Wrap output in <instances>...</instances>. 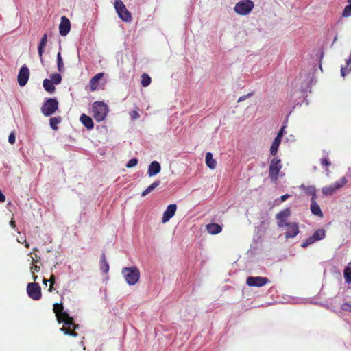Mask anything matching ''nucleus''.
Segmentation results:
<instances>
[{
	"instance_id": "nucleus-1",
	"label": "nucleus",
	"mask_w": 351,
	"mask_h": 351,
	"mask_svg": "<svg viewBox=\"0 0 351 351\" xmlns=\"http://www.w3.org/2000/svg\"><path fill=\"white\" fill-rule=\"evenodd\" d=\"M56 317L59 323L64 324L63 326L60 328L61 331L73 337L77 336L75 330L78 328V325L74 323L73 318L70 317L67 312L63 311L57 315Z\"/></svg>"
},
{
	"instance_id": "nucleus-2",
	"label": "nucleus",
	"mask_w": 351,
	"mask_h": 351,
	"mask_svg": "<svg viewBox=\"0 0 351 351\" xmlns=\"http://www.w3.org/2000/svg\"><path fill=\"white\" fill-rule=\"evenodd\" d=\"M108 112V107L103 101H95L93 104V116L94 119L100 122L105 119Z\"/></svg>"
},
{
	"instance_id": "nucleus-3",
	"label": "nucleus",
	"mask_w": 351,
	"mask_h": 351,
	"mask_svg": "<svg viewBox=\"0 0 351 351\" xmlns=\"http://www.w3.org/2000/svg\"><path fill=\"white\" fill-rule=\"evenodd\" d=\"M125 281L130 285H134L139 280L140 271L136 267H125L122 269Z\"/></svg>"
},
{
	"instance_id": "nucleus-4",
	"label": "nucleus",
	"mask_w": 351,
	"mask_h": 351,
	"mask_svg": "<svg viewBox=\"0 0 351 351\" xmlns=\"http://www.w3.org/2000/svg\"><path fill=\"white\" fill-rule=\"evenodd\" d=\"M58 101L56 98L47 99L41 107V112L45 117L53 114L58 108Z\"/></svg>"
},
{
	"instance_id": "nucleus-5",
	"label": "nucleus",
	"mask_w": 351,
	"mask_h": 351,
	"mask_svg": "<svg viewBox=\"0 0 351 351\" xmlns=\"http://www.w3.org/2000/svg\"><path fill=\"white\" fill-rule=\"evenodd\" d=\"M254 6L252 1L241 0L235 5L234 10L239 15H247L252 10Z\"/></svg>"
},
{
	"instance_id": "nucleus-6",
	"label": "nucleus",
	"mask_w": 351,
	"mask_h": 351,
	"mask_svg": "<svg viewBox=\"0 0 351 351\" xmlns=\"http://www.w3.org/2000/svg\"><path fill=\"white\" fill-rule=\"evenodd\" d=\"M282 167L280 159L278 158H273L269 167V177L271 181L276 182L279 176V172Z\"/></svg>"
},
{
	"instance_id": "nucleus-7",
	"label": "nucleus",
	"mask_w": 351,
	"mask_h": 351,
	"mask_svg": "<svg viewBox=\"0 0 351 351\" xmlns=\"http://www.w3.org/2000/svg\"><path fill=\"white\" fill-rule=\"evenodd\" d=\"M114 5L119 16L123 21L130 22L132 21V15L121 0H116Z\"/></svg>"
},
{
	"instance_id": "nucleus-8",
	"label": "nucleus",
	"mask_w": 351,
	"mask_h": 351,
	"mask_svg": "<svg viewBox=\"0 0 351 351\" xmlns=\"http://www.w3.org/2000/svg\"><path fill=\"white\" fill-rule=\"evenodd\" d=\"M308 195H312L310 206L311 213L313 215L322 218L324 217V214L320 208V206L316 202L315 189L314 186H308Z\"/></svg>"
},
{
	"instance_id": "nucleus-9",
	"label": "nucleus",
	"mask_w": 351,
	"mask_h": 351,
	"mask_svg": "<svg viewBox=\"0 0 351 351\" xmlns=\"http://www.w3.org/2000/svg\"><path fill=\"white\" fill-rule=\"evenodd\" d=\"M28 296L34 300H38L41 298V288L36 282L29 283L27 286Z\"/></svg>"
},
{
	"instance_id": "nucleus-10",
	"label": "nucleus",
	"mask_w": 351,
	"mask_h": 351,
	"mask_svg": "<svg viewBox=\"0 0 351 351\" xmlns=\"http://www.w3.org/2000/svg\"><path fill=\"white\" fill-rule=\"evenodd\" d=\"M347 179L346 177H343L339 181H337L328 186L324 187L322 189V193L324 195H331L345 185Z\"/></svg>"
},
{
	"instance_id": "nucleus-11",
	"label": "nucleus",
	"mask_w": 351,
	"mask_h": 351,
	"mask_svg": "<svg viewBox=\"0 0 351 351\" xmlns=\"http://www.w3.org/2000/svg\"><path fill=\"white\" fill-rule=\"evenodd\" d=\"M269 282L267 277L249 276L246 280V284L250 287H261Z\"/></svg>"
},
{
	"instance_id": "nucleus-12",
	"label": "nucleus",
	"mask_w": 351,
	"mask_h": 351,
	"mask_svg": "<svg viewBox=\"0 0 351 351\" xmlns=\"http://www.w3.org/2000/svg\"><path fill=\"white\" fill-rule=\"evenodd\" d=\"M29 77V69L25 66L23 65L21 69L18 74V83L20 86H24Z\"/></svg>"
},
{
	"instance_id": "nucleus-13",
	"label": "nucleus",
	"mask_w": 351,
	"mask_h": 351,
	"mask_svg": "<svg viewBox=\"0 0 351 351\" xmlns=\"http://www.w3.org/2000/svg\"><path fill=\"white\" fill-rule=\"evenodd\" d=\"M285 126H282L279 131V132L277 134V136L274 138L271 148H270V153L272 156H276L278 149V147L280 146V144L281 143L282 137L285 132Z\"/></svg>"
},
{
	"instance_id": "nucleus-14",
	"label": "nucleus",
	"mask_w": 351,
	"mask_h": 351,
	"mask_svg": "<svg viewBox=\"0 0 351 351\" xmlns=\"http://www.w3.org/2000/svg\"><path fill=\"white\" fill-rule=\"evenodd\" d=\"M291 215V210L287 208L276 214L277 223L280 228H282L287 223L288 217Z\"/></svg>"
},
{
	"instance_id": "nucleus-15",
	"label": "nucleus",
	"mask_w": 351,
	"mask_h": 351,
	"mask_svg": "<svg viewBox=\"0 0 351 351\" xmlns=\"http://www.w3.org/2000/svg\"><path fill=\"white\" fill-rule=\"evenodd\" d=\"M71 29V23L69 19L63 16L61 17L60 23L59 25L60 34L62 36H66Z\"/></svg>"
},
{
	"instance_id": "nucleus-16",
	"label": "nucleus",
	"mask_w": 351,
	"mask_h": 351,
	"mask_svg": "<svg viewBox=\"0 0 351 351\" xmlns=\"http://www.w3.org/2000/svg\"><path fill=\"white\" fill-rule=\"evenodd\" d=\"M326 237V230L320 228L315 230V232L308 237V245L317 241L324 239Z\"/></svg>"
},
{
	"instance_id": "nucleus-17",
	"label": "nucleus",
	"mask_w": 351,
	"mask_h": 351,
	"mask_svg": "<svg viewBox=\"0 0 351 351\" xmlns=\"http://www.w3.org/2000/svg\"><path fill=\"white\" fill-rule=\"evenodd\" d=\"M177 210L176 204H170L167 206V210L164 212L162 218V223L167 222L171 218H172Z\"/></svg>"
},
{
	"instance_id": "nucleus-18",
	"label": "nucleus",
	"mask_w": 351,
	"mask_h": 351,
	"mask_svg": "<svg viewBox=\"0 0 351 351\" xmlns=\"http://www.w3.org/2000/svg\"><path fill=\"white\" fill-rule=\"evenodd\" d=\"M285 226L287 228L286 237L293 238L298 234L299 229L296 223H288Z\"/></svg>"
},
{
	"instance_id": "nucleus-19",
	"label": "nucleus",
	"mask_w": 351,
	"mask_h": 351,
	"mask_svg": "<svg viewBox=\"0 0 351 351\" xmlns=\"http://www.w3.org/2000/svg\"><path fill=\"white\" fill-rule=\"evenodd\" d=\"M324 56V51L322 49H319L318 51H317L315 53L314 52L311 54V58L315 59V62L312 63L313 66L315 67V66H319V69L322 71V59Z\"/></svg>"
},
{
	"instance_id": "nucleus-20",
	"label": "nucleus",
	"mask_w": 351,
	"mask_h": 351,
	"mask_svg": "<svg viewBox=\"0 0 351 351\" xmlns=\"http://www.w3.org/2000/svg\"><path fill=\"white\" fill-rule=\"evenodd\" d=\"M160 170L161 167L160 163L157 161H153L148 167L147 174L149 177H153L158 174Z\"/></svg>"
},
{
	"instance_id": "nucleus-21",
	"label": "nucleus",
	"mask_w": 351,
	"mask_h": 351,
	"mask_svg": "<svg viewBox=\"0 0 351 351\" xmlns=\"http://www.w3.org/2000/svg\"><path fill=\"white\" fill-rule=\"evenodd\" d=\"M80 120L88 130H92L93 128L94 123L90 117L82 114L80 117Z\"/></svg>"
},
{
	"instance_id": "nucleus-22",
	"label": "nucleus",
	"mask_w": 351,
	"mask_h": 351,
	"mask_svg": "<svg viewBox=\"0 0 351 351\" xmlns=\"http://www.w3.org/2000/svg\"><path fill=\"white\" fill-rule=\"evenodd\" d=\"M47 34H45L43 35L41 40L40 41V43L38 45V52L39 55V58L40 59V61L43 62V56L44 53V49L47 45Z\"/></svg>"
},
{
	"instance_id": "nucleus-23",
	"label": "nucleus",
	"mask_w": 351,
	"mask_h": 351,
	"mask_svg": "<svg viewBox=\"0 0 351 351\" xmlns=\"http://www.w3.org/2000/svg\"><path fill=\"white\" fill-rule=\"evenodd\" d=\"M104 77L103 73L96 74L90 81V88L92 91L95 90L98 87L99 81Z\"/></svg>"
},
{
	"instance_id": "nucleus-24",
	"label": "nucleus",
	"mask_w": 351,
	"mask_h": 351,
	"mask_svg": "<svg viewBox=\"0 0 351 351\" xmlns=\"http://www.w3.org/2000/svg\"><path fill=\"white\" fill-rule=\"evenodd\" d=\"M206 230L211 234H217L222 231V228L218 223H212L206 225Z\"/></svg>"
},
{
	"instance_id": "nucleus-25",
	"label": "nucleus",
	"mask_w": 351,
	"mask_h": 351,
	"mask_svg": "<svg viewBox=\"0 0 351 351\" xmlns=\"http://www.w3.org/2000/svg\"><path fill=\"white\" fill-rule=\"evenodd\" d=\"M206 164L210 169H214L216 167V160L213 158V154L210 152H207L206 154Z\"/></svg>"
},
{
	"instance_id": "nucleus-26",
	"label": "nucleus",
	"mask_w": 351,
	"mask_h": 351,
	"mask_svg": "<svg viewBox=\"0 0 351 351\" xmlns=\"http://www.w3.org/2000/svg\"><path fill=\"white\" fill-rule=\"evenodd\" d=\"M43 84L45 90L48 93H52L56 90L53 83L49 79H45Z\"/></svg>"
},
{
	"instance_id": "nucleus-27",
	"label": "nucleus",
	"mask_w": 351,
	"mask_h": 351,
	"mask_svg": "<svg viewBox=\"0 0 351 351\" xmlns=\"http://www.w3.org/2000/svg\"><path fill=\"white\" fill-rule=\"evenodd\" d=\"M100 269L104 273H108L109 271V264L106 260L105 254L102 253L101 255V261H100Z\"/></svg>"
},
{
	"instance_id": "nucleus-28",
	"label": "nucleus",
	"mask_w": 351,
	"mask_h": 351,
	"mask_svg": "<svg viewBox=\"0 0 351 351\" xmlns=\"http://www.w3.org/2000/svg\"><path fill=\"white\" fill-rule=\"evenodd\" d=\"M343 276L346 282L351 284V262L345 267L343 270Z\"/></svg>"
},
{
	"instance_id": "nucleus-29",
	"label": "nucleus",
	"mask_w": 351,
	"mask_h": 351,
	"mask_svg": "<svg viewBox=\"0 0 351 351\" xmlns=\"http://www.w3.org/2000/svg\"><path fill=\"white\" fill-rule=\"evenodd\" d=\"M62 121V118L61 117H51L49 119V125H50V127L53 130H58V124L60 123V122Z\"/></svg>"
},
{
	"instance_id": "nucleus-30",
	"label": "nucleus",
	"mask_w": 351,
	"mask_h": 351,
	"mask_svg": "<svg viewBox=\"0 0 351 351\" xmlns=\"http://www.w3.org/2000/svg\"><path fill=\"white\" fill-rule=\"evenodd\" d=\"M160 182L159 180L154 182L151 185H149L146 189H145L141 195L145 196L149 193H151L154 189H155L157 186H159Z\"/></svg>"
},
{
	"instance_id": "nucleus-31",
	"label": "nucleus",
	"mask_w": 351,
	"mask_h": 351,
	"mask_svg": "<svg viewBox=\"0 0 351 351\" xmlns=\"http://www.w3.org/2000/svg\"><path fill=\"white\" fill-rule=\"evenodd\" d=\"M151 77L147 73H143L141 75V86L143 87L148 86L151 83Z\"/></svg>"
},
{
	"instance_id": "nucleus-32",
	"label": "nucleus",
	"mask_w": 351,
	"mask_h": 351,
	"mask_svg": "<svg viewBox=\"0 0 351 351\" xmlns=\"http://www.w3.org/2000/svg\"><path fill=\"white\" fill-rule=\"evenodd\" d=\"M351 64V54L350 58L346 60V66L341 67V75L342 77H345L347 73H349L351 71V68L348 69V67Z\"/></svg>"
},
{
	"instance_id": "nucleus-33",
	"label": "nucleus",
	"mask_w": 351,
	"mask_h": 351,
	"mask_svg": "<svg viewBox=\"0 0 351 351\" xmlns=\"http://www.w3.org/2000/svg\"><path fill=\"white\" fill-rule=\"evenodd\" d=\"M57 66L59 72L64 71V63L60 52H58L57 54Z\"/></svg>"
},
{
	"instance_id": "nucleus-34",
	"label": "nucleus",
	"mask_w": 351,
	"mask_h": 351,
	"mask_svg": "<svg viewBox=\"0 0 351 351\" xmlns=\"http://www.w3.org/2000/svg\"><path fill=\"white\" fill-rule=\"evenodd\" d=\"M349 4L346 5L342 12V16L343 17H348L351 16V0L348 1Z\"/></svg>"
},
{
	"instance_id": "nucleus-35",
	"label": "nucleus",
	"mask_w": 351,
	"mask_h": 351,
	"mask_svg": "<svg viewBox=\"0 0 351 351\" xmlns=\"http://www.w3.org/2000/svg\"><path fill=\"white\" fill-rule=\"evenodd\" d=\"M53 312L56 314V316L58 315L60 313L64 311V306L62 303H56L53 304Z\"/></svg>"
},
{
	"instance_id": "nucleus-36",
	"label": "nucleus",
	"mask_w": 351,
	"mask_h": 351,
	"mask_svg": "<svg viewBox=\"0 0 351 351\" xmlns=\"http://www.w3.org/2000/svg\"><path fill=\"white\" fill-rule=\"evenodd\" d=\"M53 84H58L61 82L62 77L59 73H53L50 80Z\"/></svg>"
},
{
	"instance_id": "nucleus-37",
	"label": "nucleus",
	"mask_w": 351,
	"mask_h": 351,
	"mask_svg": "<svg viewBox=\"0 0 351 351\" xmlns=\"http://www.w3.org/2000/svg\"><path fill=\"white\" fill-rule=\"evenodd\" d=\"M55 280H56V278H55V276H54L53 274H51V275L50 278H49V280H46L45 278H44V279H43V283H44V284L47 285V282L48 281L50 282V287H49V291L50 292H51V291H52V290H53V285H54V283H55Z\"/></svg>"
},
{
	"instance_id": "nucleus-38",
	"label": "nucleus",
	"mask_w": 351,
	"mask_h": 351,
	"mask_svg": "<svg viewBox=\"0 0 351 351\" xmlns=\"http://www.w3.org/2000/svg\"><path fill=\"white\" fill-rule=\"evenodd\" d=\"M138 160L136 158L130 159L126 164L127 168H132L138 164Z\"/></svg>"
},
{
	"instance_id": "nucleus-39",
	"label": "nucleus",
	"mask_w": 351,
	"mask_h": 351,
	"mask_svg": "<svg viewBox=\"0 0 351 351\" xmlns=\"http://www.w3.org/2000/svg\"><path fill=\"white\" fill-rule=\"evenodd\" d=\"M130 117L132 120L137 119L140 117V115L138 112V108L136 110H134L130 112Z\"/></svg>"
},
{
	"instance_id": "nucleus-40",
	"label": "nucleus",
	"mask_w": 351,
	"mask_h": 351,
	"mask_svg": "<svg viewBox=\"0 0 351 351\" xmlns=\"http://www.w3.org/2000/svg\"><path fill=\"white\" fill-rule=\"evenodd\" d=\"M40 269V265H38L37 264H33V265L30 268V270H31L32 274L39 272Z\"/></svg>"
},
{
	"instance_id": "nucleus-41",
	"label": "nucleus",
	"mask_w": 351,
	"mask_h": 351,
	"mask_svg": "<svg viewBox=\"0 0 351 351\" xmlns=\"http://www.w3.org/2000/svg\"><path fill=\"white\" fill-rule=\"evenodd\" d=\"M341 308L344 311L351 312V305L348 303H343Z\"/></svg>"
},
{
	"instance_id": "nucleus-42",
	"label": "nucleus",
	"mask_w": 351,
	"mask_h": 351,
	"mask_svg": "<svg viewBox=\"0 0 351 351\" xmlns=\"http://www.w3.org/2000/svg\"><path fill=\"white\" fill-rule=\"evenodd\" d=\"M320 162H321V165L322 166L328 167V166H330L331 165L330 161L328 159L326 158H322L320 160Z\"/></svg>"
},
{
	"instance_id": "nucleus-43",
	"label": "nucleus",
	"mask_w": 351,
	"mask_h": 351,
	"mask_svg": "<svg viewBox=\"0 0 351 351\" xmlns=\"http://www.w3.org/2000/svg\"><path fill=\"white\" fill-rule=\"evenodd\" d=\"M31 258H32V264H36L40 260V256H38V254H34V256H31Z\"/></svg>"
},
{
	"instance_id": "nucleus-44",
	"label": "nucleus",
	"mask_w": 351,
	"mask_h": 351,
	"mask_svg": "<svg viewBox=\"0 0 351 351\" xmlns=\"http://www.w3.org/2000/svg\"><path fill=\"white\" fill-rule=\"evenodd\" d=\"M8 141L10 144H14L15 143V135L14 133H11L8 137Z\"/></svg>"
},
{
	"instance_id": "nucleus-45",
	"label": "nucleus",
	"mask_w": 351,
	"mask_h": 351,
	"mask_svg": "<svg viewBox=\"0 0 351 351\" xmlns=\"http://www.w3.org/2000/svg\"><path fill=\"white\" fill-rule=\"evenodd\" d=\"M252 95V93H251L247 94L246 95L240 97L238 99V102H241V101H244L247 98L250 97Z\"/></svg>"
},
{
	"instance_id": "nucleus-46",
	"label": "nucleus",
	"mask_w": 351,
	"mask_h": 351,
	"mask_svg": "<svg viewBox=\"0 0 351 351\" xmlns=\"http://www.w3.org/2000/svg\"><path fill=\"white\" fill-rule=\"evenodd\" d=\"M5 201V196L2 193L0 190V202H4Z\"/></svg>"
},
{
	"instance_id": "nucleus-47",
	"label": "nucleus",
	"mask_w": 351,
	"mask_h": 351,
	"mask_svg": "<svg viewBox=\"0 0 351 351\" xmlns=\"http://www.w3.org/2000/svg\"><path fill=\"white\" fill-rule=\"evenodd\" d=\"M289 197V195L288 194H285V195H283L280 197V200L282 202H285V200H287Z\"/></svg>"
},
{
	"instance_id": "nucleus-48",
	"label": "nucleus",
	"mask_w": 351,
	"mask_h": 351,
	"mask_svg": "<svg viewBox=\"0 0 351 351\" xmlns=\"http://www.w3.org/2000/svg\"><path fill=\"white\" fill-rule=\"evenodd\" d=\"M10 226H11L13 228H14L16 227V223H15V221L13 220V219H12V220L10 221Z\"/></svg>"
},
{
	"instance_id": "nucleus-49",
	"label": "nucleus",
	"mask_w": 351,
	"mask_h": 351,
	"mask_svg": "<svg viewBox=\"0 0 351 351\" xmlns=\"http://www.w3.org/2000/svg\"><path fill=\"white\" fill-rule=\"evenodd\" d=\"M302 247H307V240L304 241L302 244Z\"/></svg>"
},
{
	"instance_id": "nucleus-50",
	"label": "nucleus",
	"mask_w": 351,
	"mask_h": 351,
	"mask_svg": "<svg viewBox=\"0 0 351 351\" xmlns=\"http://www.w3.org/2000/svg\"><path fill=\"white\" fill-rule=\"evenodd\" d=\"M24 243H24L25 247L27 248H29V243L26 240H25Z\"/></svg>"
},
{
	"instance_id": "nucleus-51",
	"label": "nucleus",
	"mask_w": 351,
	"mask_h": 351,
	"mask_svg": "<svg viewBox=\"0 0 351 351\" xmlns=\"http://www.w3.org/2000/svg\"><path fill=\"white\" fill-rule=\"evenodd\" d=\"M32 278H33V280L35 282L38 279V276L35 274H32Z\"/></svg>"
},
{
	"instance_id": "nucleus-52",
	"label": "nucleus",
	"mask_w": 351,
	"mask_h": 351,
	"mask_svg": "<svg viewBox=\"0 0 351 351\" xmlns=\"http://www.w3.org/2000/svg\"><path fill=\"white\" fill-rule=\"evenodd\" d=\"M38 250V248H36V247H34V248H33V251H34V252H37Z\"/></svg>"
},
{
	"instance_id": "nucleus-53",
	"label": "nucleus",
	"mask_w": 351,
	"mask_h": 351,
	"mask_svg": "<svg viewBox=\"0 0 351 351\" xmlns=\"http://www.w3.org/2000/svg\"><path fill=\"white\" fill-rule=\"evenodd\" d=\"M313 82V77L311 78V83H312Z\"/></svg>"
}]
</instances>
